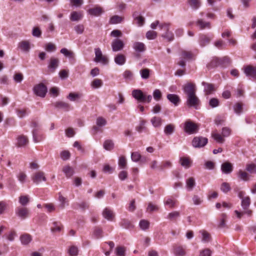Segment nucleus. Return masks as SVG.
<instances>
[{"mask_svg":"<svg viewBox=\"0 0 256 256\" xmlns=\"http://www.w3.org/2000/svg\"><path fill=\"white\" fill-rule=\"evenodd\" d=\"M124 20V18L118 15L112 16L110 20V24H116L120 23Z\"/></svg>","mask_w":256,"mask_h":256,"instance_id":"43","label":"nucleus"},{"mask_svg":"<svg viewBox=\"0 0 256 256\" xmlns=\"http://www.w3.org/2000/svg\"><path fill=\"white\" fill-rule=\"evenodd\" d=\"M170 25V23H161L159 25L160 30L165 31V32L162 34V36L166 39L168 42H171L174 39L173 33L169 30Z\"/></svg>","mask_w":256,"mask_h":256,"instance_id":"2","label":"nucleus"},{"mask_svg":"<svg viewBox=\"0 0 256 256\" xmlns=\"http://www.w3.org/2000/svg\"><path fill=\"white\" fill-rule=\"evenodd\" d=\"M250 204V200L249 196H246L242 200L241 206L243 210H246L248 208Z\"/></svg>","mask_w":256,"mask_h":256,"instance_id":"41","label":"nucleus"},{"mask_svg":"<svg viewBox=\"0 0 256 256\" xmlns=\"http://www.w3.org/2000/svg\"><path fill=\"white\" fill-rule=\"evenodd\" d=\"M200 233L202 234V240L203 242L207 243L211 240L212 238L210 234L207 231L201 230L200 231Z\"/></svg>","mask_w":256,"mask_h":256,"instance_id":"29","label":"nucleus"},{"mask_svg":"<svg viewBox=\"0 0 256 256\" xmlns=\"http://www.w3.org/2000/svg\"><path fill=\"white\" fill-rule=\"evenodd\" d=\"M132 94L136 100L140 102H146V95L140 90H133Z\"/></svg>","mask_w":256,"mask_h":256,"instance_id":"11","label":"nucleus"},{"mask_svg":"<svg viewBox=\"0 0 256 256\" xmlns=\"http://www.w3.org/2000/svg\"><path fill=\"white\" fill-rule=\"evenodd\" d=\"M180 216V212L174 211L169 213L167 216V218L170 220H174Z\"/></svg>","mask_w":256,"mask_h":256,"instance_id":"49","label":"nucleus"},{"mask_svg":"<svg viewBox=\"0 0 256 256\" xmlns=\"http://www.w3.org/2000/svg\"><path fill=\"white\" fill-rule=\"evenodd\" d=\"M140 226L142 230H146L148 228L150 222L146 220H142L140 222Z\"/></svg>","mask_w":256,"mask_h":256,"instance_id":"57","label":"nucleus"},{"mask_svg":"<svg viewBox=\"0 0 256 256\" xmlns=\"http://www.w3.org/2000/svg\"><path fill=\"white\" fill-rule=\"evenodd\" d=\"M120 224V226L125 228H131L134 227L131 222L126 219H122Z\"/></svg>","mask_w":256,"mask_h":256,"instance_id":"47","label":"nucleus"},{"mask_svg":"<svg viewBox=\"0 0 256 256\" xmlns=\"http://www.w3.org/2000/svg\"><path fill=\"white\" fill-rule=\"evenodd\" d=\"M20 240L22 244L26 245L32 240V236L28 234H24L20 236Z\"/></svg>","mask_w":256,"mask_h":256,"instance_id":"31","label":"nucleus"},{"mask_svg":"<svg viewBox=\"0 0 256 256\" xmlns=\"http://www.w3.org/2000/svg\"><path fill=\"white\" fill-rule=\"evenodd\" d=\"M82 18V15L80 13L76 12H73L71 13L70 19L72 21H78L80 20Z\"/></svg>","mask_w":256,"mask_h":256,"instance_id":"50","label":"nucleus"},{"mask_svg":"<svg viewBox=\"0 0 256 256\" xmlns=\"http://www.w3.org/2000/svg\"><path fill=\"white\" fill-rule=\"evenodd\" d=\"M114 146V144L112 140H106L104 142V148L107 150H110L113 149Z\"/></svg>","mask_w":256,"mask_h":256,"instance_id":"53","label":"nucleus"},{"mask_svg":"<svg viewBox=\"0 0 256 256\" xmlns=\"http://www.w3.org/2000/svg\"><path fill=\"white\" fill-rule=\"evenodd\" d=\"M16 214L22 220H24L29 216L30 212L28 208L18 206L16 209Z\"/></svg>","mask_w":256,"mask_h":256,"instance_id":"8","label":"nucleus"},{"mask_svg":"<svg viewBox=\"0 0 256 256\" xmlns=\"http://www.w3.org/2000/svg\"><path fill=\"white\" fill-rule=\"evenodd\" d=\"M220 59L218 58H214L208 64V68H212L218 66H222Z\"/></svg>","mask_w":256,"mask_h":256,"instance_id":"32","label":"nucleus"},{"mask_svg":"<svg viewBox=\"0 0 256 256\" xmlns=\"http://www.w3.org/2000/svg\"><path fill=\"white\" fill-rule=\"evenodd\" d=\"M88 12L92 16H98L104 12V10L101 7L97 6L94 8H90L88 10Z\"/></svg>","mask_w":256,"mask_h":256,"instance_id":"19","label":"nucleus"},{"mask_svg":"<svg viewBox=\"0 0 256 256\" xmlns=\"http://www.w3.org/2000/svg\"><path fill=\"white\" fill-rule=\"evenodd\" d=\"M78 252V248L74 246H70L68 250V254L70 256H76Z\"/></svg>","mask_w":256,"mask_h":256,"instance_id":"60","label":"nucleus"},{"mask_svg":"<svg viewBox=\"0 0 256 256\" xmlns=\"http://www.w3.org/2000/svg\"><path fill=\"white\" fill-rule=\"evenodd\" d=\"M151 122L154 126L159 127L162 125V120L160 118L154 116L151 119Z\"/></svg>","mask_w":256,"mask_h":256,"instance_id":"40","label":"nucleus"},{"mask_svg":"<svg viewBox=\"0 0 256 256\" xmlns=\"http://www.w3.org/2000/svg\"><path fill=\"white\" fill-rule=\"evenodd\" d=\"M118 164L119 166L122 169L126 168V160L124 156H121L119 158Z\"/></svg>","mask_w":256,"mask_h":256,"instance_id":"51","label":"nucleus"},{"mask_svg":"<svg viewBox=\"0 0 256 256\" xmlns=\"http://www.w3.org/2000/svg\"><path fill=\"white\" fill-rule=\"evenodd\" d=\"M32 35L36 38H40L42 35V31L38 27H34L32 30Z\"/></svg>","mask_w":256,"mask_h":256,"instance_id":"62","label":"nucleus"},{"mask_svg":"<svg viewBox=\"0 0 256 256\" xmlns=\"http://www.w3.org/2000/svg\"><path fill=\"white\" fill-rule=\"evenodd\" d=\"M188 4L194 10L198 8L200 4L199 0H188Z\"/></svg>","mask_w":256,"mask_h":256,"instance_id":"56","label":"nucleus"},{"mask_svg":"<svg viewBox=\"0 0 256 256\" xmlns=\"http://www.w3.org/2000/svg\"><path fill=\"white\" fill-rule=\"evenodd\" d=\"M102 230L101 228L96 227L94 228L93 236L95 238H100L102 237Z\"/></svg>","mask_w":256,"mask_h":256,"instance_id":"44","label":"nucleus"},{"mask_svg":"<svg viewBox=\"0 0 256 256\" xmlns=\"http://www.w3.org/2000/svg\"><path fill=\"white\" fill-rule=\"evenodd\" d=\"M114 60L116 64L122 66L126 63V57L124 54H119L114 57Z\"/></svg>","mask_w":256,"mask_h":256,"instance_id":"24","label":"nucleus"},{"mask_svg":"<svg viewBox=\"0 0 256 256\" xmlns=\"http://www.w3.org/2000/svg\"><path fill=\"white\" fill-rule=\"evenodd\" d=\"M186 188L188 191H192L196 186L195 179L192 177L186 179Z\"/></svg>","mask_w":256,"mask_h":256,"instance_id":"28","label":"nucleus"},{"mask_svg":"<svg viewBox=\"0 0 256 256\" xmlns=\"http://www.w3.org/2000/svg\"><path fill=\"white\" fill-rule=\"evenodd\" d=\"M158 210V207L155 204H154L152 202H150L148 204L146 208V211L148 212H152L154 211H157Z\"/></svg>","mask_w":256,"mask_h":256,"instance_id":"64","label":"nucleus"},{"mask_svg":"<svg viewBox=\"0 0 256 256\" xmlns=\"http://www.w3.org/2000/svg\"><path fill=\"white\" fill-rule=\"evenodd\" d=\"M34 94L40 97L44 98L47 92L46 86L43 84H40L34 88Z\"/></svg>","mask_w":256,"mask_h":256,"instance_id":"6","label":"nucleus"},{"mask_svg":"<svg viewBox=\"0 0 256 256\" xmlns=\"http://www.w3.org/2000/svg\"><path fill=\"white\" fill-rule=\"evenodd\" d=\"M172 164L170 161L167 160L163 162L162 163L158 166V169L160 171H162L166 168H168L172 167Z\"/></svg>","mask_w":256,"mask_h":256,"instance_id":"45","label":"nucleus"},{"mask_svg":"<svg viewBox=\"0 0 256 256\" xmlns=\"http://www.w3.org/2000/svg\"><path fill=\"white\" fill-rule=\"evenodd\" d=\"M60 53L64 54V56L68 58H70V59L74 58V56H75L74 53L71 50H68L66 48H62L60 50Z\"/></svg>","mask_w":256,"mask_h":256,"instance_id":"37","label":"nucleus"},{"mask_svg":"<svg viewBox=\"0 0 256 256\" xmlns=\"http://www.w3.org/2000/svg\"><path fill=\"white\" fill-rule=\"evenodd\" d=\"M67 98L71 101H76L80 98V94L76 93L70 92Z\"/></svg>","mask_w":256,"mask_h":256,"instance_id":"55","label":"nucleus"},{"mask_svg":"<svg viewBox=\"0 0 256 256\" xmlns=\"http://www.w3.org/2000/svg\"><path fill=\"white\" fill-rule=\"evenodd\" d=\"M146 36L148 40H154L157 36V32L155 31L149 30L146 33Z\"/></svg>","mask_w":256,"mask_h":256,"instance_id":"61","label":"nucleus"},{"mask_svg":"<svg viewBox=\"0 0 256 256\" xmlns=\"http://www.w3.org/2000/svg\"><path fill=\"white\" fill-rule=\"evenodd\" d=\"M59 64V60L57 58L52 57L50 60L48 68L51 70L52 72H54L55 70L58 67Z\"/></svg>","mask_w":256,"mask_h":256,"instance_id":"22","label":"nucleus"},{"mask_svg":"<svg viewBox=\"0 0 256 256\" xmlns=\"http://www.w3.org/2000/svg\"><path fill=\"white\" fill-rule=\"evenodd\" d=\"M167 98L175 106H178L180 101L179 96L175 94H168Z\"/></svg>","mask_w":256,"mask_h":256,"instance_id":"27","label":"nucleus"},{"mask_svg":"<svg viewBox=\"0 0 256 256\" xmlns=\"http://www.w3.org/2000/svg\"><path fill=\"white\" fill-rule=\"evenodd\" d=\"M150 70L148 68H142L140 71L141 78L144 80L148 79L150 76Z\"/></svg>","mask_w":256,"mask_h":256,"instance_id":"38","label":"nucleus"},{"mask_svg":"<svg viewBox=\"0 0 256 256\" xmlns=\"http://www.w3.org/2000/svg\"><path fill=\"white\" fill-rule=\"evenodd\" d=\"M103 82L102 80L96 78L91 82V86L94 88H98L102 86Z\"/></svg>","mask_w":256,"mask_h":256,"instance_id":"48","label":"nucleus"},{"mask_svg":"<svg viewBox=\"0 0 256 256\" xmlns=\"http://www.w3.org/2000/svg\"><path fill=\"white\" fill-rule=\"evenodd\" d=\"M202 84L204 86V92L206 95L211 94L215 90L214 86L212 84L203 82Z\"/></svg>","mask_w":256,"mask_h":256,"instance_id":"18","label":"nucleus"},{"mask_svg":"<svg viewBox=\"0 0 256 256\" xmlns=\"http://www.w3.org/2000/svg\"><path fill=\"white\" fill-rule=\"evenodd\" d=\"M18 48L25 52H28L30 48V44L27 40H22L18 44Z\"/></svg>","mask_w":256,"mask_h":256,"instance_id":"30","label":"nucleus"},{"mask_svg":"<svg viewBox=\"0 0 256 256\" xmlns=\"http://www.w3.org/2000/svg\"><path fill=\"white\" fill-rule=\"evenodd\" d=\"M32 180L34 183L38 184L42 180L46 181V178L44 172L39 171L34 174L32 177Z\"/></svg>","mask_w":256,"mask_h":256,"instance_id":"13","label":"nucleus"},{"mask_svg":"<svg viewBox=\"0 0 256 256\" xmlns=\"http://www.w3.org/2000/svg\"><path fill=\"white\" fill-rule=\"evenodd\" d=\"M221 170L223 173L229 174L233 170L232 164L229 162H224L221 166Z\"/></svg>","mask_w":256,"mask_h":256,"instance_id":"16","label":"nucleus"},{"mask_svg":"<svg viewBox=\"0 0 256 256\" xmlns=\"http://www.w3.org/2000/svg\"><path fill=\"white\" fill-rule=\"evenodd\" d=\"M174 130V126L172 124H168L166 125L164 129V132L166 135H170Z\"/></svg>","mask_w":256,"mask_h":256,"instance_id":"46","label":"nucleus"},{"mask_svg":"<svg viewBox=\"0 0 256 256\" xmlns=\"http://www.w3.org/2000/svg\"><path fill=\"white\" fill-rule=\"evenodd\" d=\"M18 201L20 204L24 207L28 204L30 202L29 196H20L19 197Z\"/></svg>","mask_w":256,"mask_h":256,"instance_id":"42","label":"nucleus"},{"mask_svg":"<svg viewBox=\"0 0 256 256\" xmlns=\"http://www.w3.org/2000/svg\"><path fill=\"white\" fill-rule=\"evenodd\" d=\"M182 90L186 96L196 94V86L192 82H187L182 86Z\"/></svg>","mask_w":256,"mask_h":256,"instance_id":"5","label":"nucleus"},{"mask_svg":"<svg viewBox=\"0 0 256 256\" xmlns=\"http://www.w3.org/2000/svg\"><path fill=\"white\" fill-rule=\"evenodd\" d=\"M180 164L186 168H190L192 164V160L188 157H182L180 158Z\"/></svg>","mask_w":256,"mask_h":256,"instance_id":"23","label":"nucleus"},{"mask_svg":"<svg viewBox=\"0 0 256 256\" xmlns=\"http://www.w3.org/2000/svg\"><path fill=\"white\" fill-rule=\"evenodd\" d=\"M238 178L244 181H248L249 180V174L246 172L240 170L238 173Z\"/></svg>","mask_w":256,"mask_h":256,"instance_id":"39","label":"nucleus"},{"mask_svg":"<svg viewBox=\"0 0 256 256\" xmlns=\"http://www.w3.org/2000/svg\"><path fill=\"white\" fill-rule=\"evenodd\" d=\"M196 25L200 30L205 28H211L210 23L208 22H206L202 18L198 19L196 22Z\"/></svg>","mask_w":256,"mask_h":256,"instance_id":"17","label":"nucleus"},{"mask_svg":"<svg viewBox=\"0 0 256 256\" xmlns=\"http://www.w3.org/2000/svg\"><path fill=\"white\" fill-rule=\"evenodd\" d=\"M132 48L136 52H142L146 50L144 44L141 42H135L133 44Z\"/></svg>","mask_w":256,"mask_h":256,"instance_id":"25","label":"nucleus"},{"mask_svg":"<svg viewBox=\"0 0 256 256\" xmlns=\"http://www.w3.org/2000/svg\"><path fill=\"white\" fill-rule=\"evenodd\" d=\"M244 73L248 77H251L256 80V67L248 65L244 68Z\"/></svg>","mask_w":256,"mask_h":256,"instance_id":"9","label":"nucleus"},{"mask_svg":"<svg viewBox=\"0 0 256 256\" xmlns=\"http://www.w3.org/2000/svg\"><path fill=\"white\" fill-rule=\"evenodd\" d=\"M56 49V46L52 42H48L45 46V50L48 52H54Z\"/></svg>","mask_w":256,"mask_h":256,"instance_id":"59","label":"nucleus"},{"mask_svg":"<svg viewBox=\"0 0 256 256\" xmlns=\"http://www.w3.org/2000/svg\"><path fill=\"white\" fill-rule=\"evenodd\" d=\"M231 134V130L228 127H224L222 128V134L214 132L212 134L213 138L218 143L222 144L224 142L225 137H228Z\"/></svg>","mask_w":256,"mask_h":256,"instance_id":"1","label":"nucleus"},{"mask_svg":"<svg viewBox=\"0 0 256 256\" xmlns=\"http://www.w3.org/2000/svg\"><path fill=\"white\" fill-rule=\"evenodd\" d=\"M26 174L22 172H20L17 175L18 180L22 184H24L26 182Z\"/></svg>","mask_w":256,"mask_h":256,"instance_id":"54","label":"nucleus"},{"mask_svg":"<svg viewBox=\"0 0 256 256\" xmlns=\"http://www.w3.org/2000/svg\"><path fill=\"white\" fill-rule=\"evenodd\" d=\"M174 254L176 256H185V249L182 246H176L174 248Z\"/></svg>","mask_w":256,"mask_h":256,"instance_id":"33","label":"nucleus"},{"mask_svg":"<svg viewBox=\"0 0 256 256\" xmlns=\"http://www.w3.org/2000/svg\"><path fill=\"white\" fill-rule=\"evenodd\" d=\"M95 52V58L94 61L96 62H100L102 64L106 65L108 64V58L104 56L100 48H96L94 49Z\"/></svg>","mask_w":256,"mask_h":256,"instance_id":"4","label":"nucleus"},{"mask_svg":"<svg viewBox=\"0 0 256 256\" xmlns=\"http://www.w3.org/2000/svg\"><path fill=\"white\" fill-rule=\"evenodd\" d=\"M62 171L67 178H71L74 173V168L68 165L64 166Z\"/></svg>","mask_w":256,"mask_h":256,"instance_id":"21","label":"nucleus"},{"mask_svg":"<svg viewBox=\"0 0 256 256\" xmlns=\"http://www.w3.org/2000/svg\"><path fill=\"white\" fill-rule=\"evenodd\" d=\"M112 46L114 52H118L122 50L124 46V44L122 40L116 38L112 41Z\"/></svg>","mask_w":256,"mask_h":256,"instance_id":"12","label":"nucleus"},{"mask_svg":"<svg viewBox=\"0 0 256 256\" xmlns=\"http://www.w3.org/2000/svg\"><path fill=\"white\" fill-rule=\"evenodd\" d=\"M246 170L250 174H256V164H248L246 166Z\"/></svg>","mask_w":256,"mask_h":256,"instance_id":"58","label":"nucleus"},{"mask_svg":"<svg viewBox=\"0 0 256 256\" xmlns=\"http://www.w3.org/2000/svg\"><path fill=\"white\" fill-rule=\"evenodd\" d=\"M33 140L35 142H38L43 140L42 136L39 133L38 128H34L32 131Z\"/></svg>","mask_w":256,"mask_h":256,"instance_id":"26","label":"nucleus"},{"mask_svg":"<svg viewBox=\"0 0 256 256\" xmlns=\"http://www.w3.org/2000/svg\"><path fill=\"white\" fill-rule=\"evenodd\" d=\"M208 140L202 136L194 137L192 141V146L196 148L204 147L208 143Z\"/></svg>","mask_w":256,"mask_h":256,"instance_id":"7","label":"nucleus"},{"mask_svg":"<svg viewBox=\"0 0 256 256\" xmlns=\"http://www.w3.org/2000/svg\"><path fill=\"white\" fill-rule=\"evenodd\" d=\"M28 142L27 136L24 135L18 136L17 138V146L18 147H23L26 146Z\"/></svg>","mask_w":256,"mask_h":256,"instance_id":"20","label":"nucleus"},{"mask_svg":"<svg viewBox=\"0 0 256 256\" xmlns=\"http://www.w3.org/2000/svg\"><path fill=\"white\" fill-rule=\"evenodd\" d=\"M102 216L107 220L112 221L114 218V214L110 209L106 208L102 213Z\"/></svg>","mask_w":256,"mask_h":256,"instance_id":"15","label":"nucleus"},{"mask_svg":"<svg viewBox=\"0 0 256 256\" xmlns=\"http://www.w3.org/2000/svg\"><path fill=\"white\" fill-rule=\"evenodd\" d=\"M212 38L210 37L207 36L205 35H202L200 37V44L202 46H204L206 44L210 43Z\"/></svg>","mask_w":256,"mask_h":256,"instance_id":"36","label":"nucleus"},{"mask_svg":"<svg viewBox=\"0 0 256 256\" xmlns=\"http://www.w3.org/2000/svg\"><path fill=\"white\" fill-rule=\"evenodd\" d=\"M126 248L124 246H119L116 248V254L117 256H125Z\"/></svg>","mask_w":256,"mask_h":256,"instance_id":"52","label":"nucleus"},{"mask_svg":"<svg viewBox=\"0 0 256 256\" xmlns=\"http://www.w3.org/2000/svg\"><path fill=\"white\" fill-rule=\"evenodd\" d=\"M131 159L134 162H140L144 163L146 162V158L142 157L141 154L138 152H132Z\"/></svg>","mask_w":256,"mask_h":256,"instance_id":"14","label":"nucleus"},{"mask_svg":"<svg viewBox=\"0 0 256 256\" xmlns=\"http://www.w3.org/2000/svg\"><path fill=\"white\" fill-rule=\"evenodd\" d=\"M54 106L57 108L64 109L65 110H68L70 108V105L64 102H56L54 104Z\"/></svg>","mask_w":256,"mask_h":256,"instance_id":"35","label":"nucleus"},{"mask_svg":"<svg viewBox=\"0 0 256 256\" xmlns=\"http://www.w3.org/2000/svg\"><path fill=\"white\" fill-rule=\"evenodd\" d=\"M200 102V100L196 96V93L186 96V104L188 106L193 107L196 109Z\"/></svg>","mask_w":256,"mask_h":256,"instance_id":"3","label":"nucleus"},{"mask_svg":"<svg viewBox=\"0 0 256 256\" xmlns=\"http://www.w3.org/2000/svg\"><path fill=\"white\" fill-rule=\"evenodd\" d=\"M209 105L212 108H214L219 105V100L216 98H212L209 100Z\"/></svg>","mask_w":256,"mask_h":256,"instance_id":"63","label":"nucleus"},{"mask_svg":"<svg viewBox=\"0 0 256 256\" xmlns=\"http://www.w3.org/2000/svg\"><path fill=\"white\" fill-rule=\"evenodd\" d=\"M62 228V225L60 222H54L52 223V226L50 228L52 232H60Z\"/></svg>","mask_w":256,"mask_h":256,"instance_id":"34","label":"nucleus"},{"mask_svg":"<svg viewBox=\"0 0 256 256\" xmlns=\"http://www.w3.org/2000/svg\"><path fill=\"white\" fill-rule=\"evenodd\" d=\"M184 130L186 133L190 134L196 133L198 132V128L195 124L192 122L188 121L185 123Z\"/></svg>","mask_w":256,"mask_h":256,"instance_id":"10","label":"nucleus"}]
</instances>
